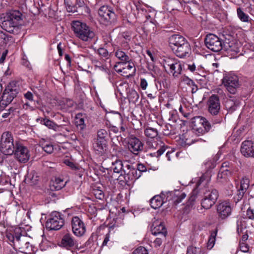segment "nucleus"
Listing matches in <instances>:
<instances>
[{
	"label": "nucleus",
	"instance_id": "f257e3e1",
	"mask_svg": "<svg viewBox=\"0 0 254 254\" xmlns=\"http://www.w3.org/2000/svg\"><path fill=\"white\" fill-rule=\"evenodd\" d=\"M210 180L211 175L207 172L203 174L199 178L196 184V188L192 190L186 203V211H190L194 206L195 201L199 197L198 190L201 189L202 187L205 189L203 191V196L208 199H213L214 201H216L218 197V192L216 189L208 187Z\"/></svg>",
	"mask_w": 254,
	"mask_h": 254
},
{
	"label": "nucleus",
	"instance_id": "f03ea898",
	"mask_svg": "<svg viewBox=\"0 0 254 254\" xmlns=\"http://www.w3.org/2000/svg\"><path fill=\"white\" fill-rule=\"evenodd\" d=\"M22 13L18 10H10L0 14V26L6 32L17 34L20 29L19 21Z\"/></svg>",
	"mask_w": 254,
	"mask_h": 254
},
{
	"label": "nucleus",
	"instance_id": "7ed1b4c3",
	"mask_svg": "<svg viewBox=\"0 0 254 254\" xmlns=\"http://www.w3.org/2000/svg\"><path fill=\"white\" fill-rule=\"evenodd\" d=\"M72 28L75 36L84 42L90 41L95 36L94 31L85 23L74 21Z\"/></svg>",
	"mask_w": 254,
	"mask_h": 254
},
{
	"label": "nucleus",
	"instance_id": "20e7f679",
	"mask_svg": "<svg viewBox=\"0 0 254 254\" xmlns=\"http://www.w3.org/2000/svg\"><path fill=\"white\" fill-rule=\"evenodd\" d=\"M99 21L105 26L114 25L117 22V15L112 8L108 5L102 6L98 10Z\"/></svg>",
	"mask_w": 254,
	"mask_h": 254
},
{
	"label": "nucleus",
	"instance_id": "39448f33",
	"mask_svg": "<svg viewBox=\"0 0 254 254\" xmlns=\"http://www.w3.org/2000/svg\"><path fill=\"white\" fill-rule=\"evenodd\" d=\"M15 147L14 143V139L11 132L5 131L1 136L0 142V151L6 155H10L13 154Z\"/></svg>",
	"mask_w": 254,
	"mask_h": 254
},
{
	"label": "nucleus",
	"instance_id": "423d86ee",
	"mask_svg": "<svg viewBox=\"0 0 254 254\" xmlns=\"http://www.w3.org/2000/svg\"><path fill=\"white\" fill-rule=\"evenodd\" d=\"M165 70L171 74L174 77L179 78L181 74L182 66L181 63L177 59L170 58L164 59L162 62Z\"/></svg>",
	"mask_w": 254,
	"mask_h": 254
},
{
	"label": "nucleus",
	"instance_id": "0eeeda50",
	"mask_svg": "<svg viewBox=\"0 0 254 254\" xmlns=\"http://www.w3.org/2000/svg\"><path fill=\"white\" fill-rule=\"evenodd\" d=\"M191 124L192 129L198 135L208 132L211 127L210 123L205 118L200 116L193 117Z\"/></svg>",
	"mask_w": 254,
	"mask_h": 254
},
{
	"label": "nucleus",
	"instance_id": "6e6552de",
	"mask_svg": "<svg viewBox=\"0 0 254 254\" xmlns=\"http://www.w3.org/2000/svg\"><path fill=\"white\" fill-rule=\"evenodd\" d=\"M64 225V219L59 212H52L50 218L47 220L46 227L50 230H58Z\"/></svg>",
	"mask_w": 254,
	"mask_h": 254
},
{
	"label": "nucleus",
	"instance_id": "1a4fd4ad",
	"mask_svg": "<svg viewBox=\"0 0 254 254\" xmlns=\"http://www.w3.org/2000/svg\"><path fill=\"white\" fill-rule=\"evenodd\" d=\"M28 239L27 237L20 234V236L16 239L14 247L19 249V251L22 253L31 254L34 252L35 248L30 244Z\"/></svg>",
	"mask_w": 254,
	"mask_h": 254
},
{
	"label": "nucleus",
	"instance_id": "9d476101",
	"mask_svg": "<svg viewBox=\"0 0 254 254\" xmlns=\"http://www.w3.org/2000/svg\"><path fill=\"white\" fill-rule=\"evenodd\" d=\"M250 233L245 227L239 229V250L244 253H247L249 251L250 242L252 238H249Z\"/></svg>",
	"mask_w": 254,
	"mask_h": 254
},
{
	"label": "nucleus",
	"instance_id": "9b49d317",
	"mask_svg": "<svg viewBox=\"0 0 254 254\" xmlns=\"http://www.w3.org/2000/svg\"><path fill=\"white\" fill-rule=\"evenodd\" d=\"M228 38L226 40L229 42L227 43L228 47L227 48V53L228 56L230 59H236L238 57V45L237 43V34H234L233 32L228 35Z\"/></svg>",
	"mask_w": 254,
	"mask_h": 254
},
{
	"label": "nucleus",
	"instance_id": "f8f14e48",
	"mask_svg": "<svg viewBox=\"0 0 254 254\" xmlns=\"http://www.w3.org/2000/svg\"><path fill=\"white\" fill-rule=\"evenodd\" d=\"M206 47L212 51L219 52L222 48V43L220 39L213 34H208L205 38Z\"/></svg>",
	"mask_w": 254,
	"mask_h": 254
},
{
	"label": "nucleus",
	"instance_id": "ddd939ff",
	"mask_svg": "<svg viewBox=\"0 0 254 254\" xmlns=\"http://www.w3.org/2000/svg\"><path fill=\"white\" fill-rule=\"evenodd\" d=\"M128 150L135 155H138L143 149V143L136 136L130 135L127 138Z\"/></svg>",
	"mask_w": 254,
	"mask_h": 254
},
{
	"label": "nucleus",
	"instance_id": "4468645a",
	"mask_svg": "<svg viewBox=\"0 0 254 254\" xmlns=\"http://www.w3.org/2000/svg\"><path fill=\"white\" fill-rule=\"evenodd\" d=\"M70 224L72 233L76 236L81 237L85 234L86 232L85 224L79 217H72Z\"/></svg>",
	"mask_w": 254,
	"mask_h": 254
},
{
	"label": "nucleus",
	"instance_id": "2eb2a0df",
	"mask_svg": "<svg viewBox=\"0 0 254 254\" xmlns=\"http://www.w3.org/2000/svg\"><path fill=\"white\" fill-rule=\"evenodd\" d=\"M15 157L21 163L26 162L29 158L30 155L28 149L15 141V147L13 152Z\"/></svg>",
	"mask_w": 254,
	"mask_h": 254
},
{
	"label": "nucleus",
	"instance_id": "dca6fc26",
	"mask_svg": "<svg viewBox=\"0 0 254 254\" xmlns=\"http://www.w3.org/2000/svg\"><path fill=\"white\" fill-rule=\"evenodd\" d=\"M115 56L119 61L114 65V69L117 72H120L121 70L119 69V66L126 64L127 62L130 61L131 58L127 52H125L120 49H118L115 51Z\"/></svg>",
	"mask_w": 254,
	"mask_h": 254
},
{
	"label": "nucleus",
	"instance_id": "f3484780",
	"mask_svg": "<svg viewBox=\"0 0 254 254\" xmlns=\"http://www.w3.org/2000/svg\"><path fill=\"white\" fill-rule=\"evenodd\" d=\"M207 105L210 114L214 116L218 115L220 110L219 97L217 95H211L207 101Z\"/></svg>",
	"mask_w": 254,
	"mask_h": 254
},
{
	"label": "nucleus",
	"instance_id": "a211bd4d",
	"mask_svg": "<svg viewBox=\"0 0 254 254\" xmlns=\"http://www.w3.org/2000/svg\"><path fill=\"white\" fill-rule=\"evenodd\" d=\"M146 144L149 148L158 149L156 152L150 153V155L152 157H159L166 150L167 147L162 142L160 141L158 142L155 140L154 139L151 140H147Z\"/></svg>",
	"mask_w": 254,
	"mask_h": 254
},
{
	"label": "nucleus",
	"instance_id": "6ab92c4d",
	"mask_svg": "<svg viewBox=\"0 0 254 254\" xmlns=\"http://www.w3.org/2000/svg\"><path fill=\"white\" fill-rule=\"evenodd\" d=\"M126 170V174L124 177V180H123L126 184H127L129 181L135 180L139 178L141 174L138 172L136 168L133 167L132 165L127 164V168Z\"/></svg>",
	"mask_w": 254,
	"mask_h": 254
},
{
	"label": "nucleus",
	"instance_id": "aec40b11",
	"mask_svg": "<svg viewBox=\"0 0 254 254\" xmlns=\"http://www.w3.org/2000/svg\"><path fill=\"white\" fill-rule=\"evenodd\" d=\"M241 152L246 157L254 158V142L245 140L242 143Z\"/></svg>",
	"mask_w": 254,
	"mask_h": 254
},
{
	"label": "nucleus",
	"instance_id": "412c9836",
	"mask_svg": "<svg viewBox=\"0 0 254 254\" xmlns=\"http://www.w3.org/2000/svg\"><path fill=\"white\" fill-rule=\"evenodd\" d=\"M92 147L96 154L103 155L106 154L108 150V141L93 139Z\"/></svg>",
	"mask_w": 254,
	"mask_h": 254
},
{
	"label": "nucleus",
	"instance_id": "4be33fe9",
	"mask_svg": "<svg viewBox=\"0 0 254 254\" xmlns=\"http://www.w3.org/2000/svg\"><path fill=\"white\" fill-rule=\"evenodd\" d=\"M188 42L185 37L179 34H173L169 38V44L173 51L175 50V47H180Z\"/></svg>",
	"mask_w": 254,
	"mask_h": 254
},
{
	"label": "nucleus",
	"instance_id": "5701e85b",
	"mask_svg": "<svg viewBox=\"0 0 254 254\" xmlns=\"http://www.w3.org/2000/svg\"><path fill=\"white\" fill-rule=\"evenodd\" d=\"M61 246L67 250H69L74 247L77 248L78 244L71 234L67 233L62 239Z\"/></svg>",
	"mask_w": 254,
	"mask_h": 254
},
{
	"label": "nucleus",
	"instance_id": "b1692460",
	"mask_svg": "<svg viewBox=\"0 0 254 254\" xmlns=\"http://www.w3.org/2000/svg\"><path fill=\"white\" fill-rule=\"evenodd\" d=\"M127 164L128 163H125L120 160H117L112 163L111 169L113 171L114 173L120 174V177H123L124 178L126 169L127 168Z\"/></svg>",
	"mask_w": 254,
	"mask_h": 254
},
{
	"label": "nucleus",
	"instance_id": "393cba45",
	"mask_svg": "<svg viewBox=\"0 0 254 254\" xmlns=\"http://www.w3.org/2000/svg\"><path fill=\"white\" fill-rule=\"evenodd\" d=\"M186 194L184 192L179 190H175L173 191L169 192L167 193L166 200L169 201L172 199L173 202L178 204L182 202V200L186 197Z\"/></svg>",
	"mask_w": 254,
	"mask_h": 254
},
{
	"label": "nucleus",
	"instance_id": "a878e982",
	"mask_svg": "<svg viewBox=\"0 0 254 254\" xmlns=\"http://www.w3.org/2000/svg\"><path fill=\"white\" fill-rule=\"evenodd\" d=\"M18 94L4 90L0 100V108L3 110L15 98Z\"/></svg>",
	"mask_w": 254,
	"mask_h": 254
},
{
	"label": "nucleus",
	"instance_id": "bb28decb",
	"mask_svg": "<svg viewBox=\"0 0 254 254\" xmlns=\"http://www.w3.org/2000/svg\"><path fill=\"white\" fill-rule=\"evenodd\" d=\"M217 211L219 217L223 219L230 215L231 213V208L227 202H223L217 205Z\"/></svg>",
	"mask_w": 254,
	"mask_h": 254
},
{
	"label": "nucleus",
	"instance_id": "cd10ccee",
	"mask_svg": "<svg viewBox=\"0 0 254 254\" xmlns=\"http://www.w3.org/2000/svg\"><path fill=\"white\" fill-rule=\"evenodd\" d=\"M173 53L178 57L182 58L189 56L191 53V48L188 42L180 47H175Z\"/></svg>",
	"mask_w": 254,
	"mask_h": 254
},
{
	"label": "nucleus",
	"instance_id": "c85d7f7f",
	"mask_svg": "<svg viewBox=\"0 0 254 254\" xmlns=\"http://www.w3.org/2000/svg\"><path fill=\"white\" fill-rule=\"evenodd\" d=\"M127 64H128L126 67H123L122 68H119V69L121 70L120 73H123V74L121 73L122 75L128 78L135 74L136 68L131 58L129 62H127Z\"/></svg>",
	"mask_w": 254,
	"mask_h": 254
},
{
	"label": "nucleus",
	"instance_id": "c756f323",
	"mask_svg": "<svg viewBox=\"0 0 254 254\" xmlns=\"http://www.w3.org/2000/svg\"><path fill=\"white\" fill-rule=\"evenodd\" d=\"M228 163L224 162L221 165V167L217 174V180L218 181L223 183L227 180L228 175L230 173L228 169Z\"/></svg>",
	"mask_w": 254,
	"mask_h": 254
},
{
	"label": "nucleus",
	"instance_id": "7c9ffc66",
	"mask_svg": "<svg viewBox=\"0 0 254 254\" xmlns=\"http://www.w3.org/2000/svg\"><path fill=\"white\" fill-rule=\"evenodd\" d=\"M153 228L151 229L152 234L154 235H158L159 236H161L163 239H165L167 230L165 227V226L162 223H160L159 224L154 223L152 225Z\"/></svg>",
	"mask_w": 254,
	"mask_h": 254
},
{
	"label": "nucleus",
	"instance_id": "2f4dec72",
	"mask_svg": "<svg viewBox=\"0 0 254 254\" xmlns=\"http://www.w3.org/2000/svg\"><path fill=\"white\" fill-rule=\"evenodd\" d=\"M222 83L230 93L235 94L237 92L238 80H222Z\"/></svg>",
	"mask_w": 254,
	"mask_h": 254
},
{
	"label": "nucleus",
	"instance_id": "473e14b6",
	"mask_svg": "<svg viewBox=\"0 0 254 254\" xmlns=\"http://www.w3.org/2000/svg\"><path fill=\"white\" fill-rule=\"evenodd\" d=\"M36 121L37 122L40 123V124L45 125L49 129H52L56 131L60 127H62L61 125L58 126L52 121L47 118H38Z\"/></svg>",
	"mask_w": 254,
	"mask_h": 254
},
{
	"label": "nucleus",
	"instance_id": "72a5a7b5",
	"mask_svg": "<svg viewBox=\"0 0 254 254\" xmlns=\"http://www.w3.org/2000/svg\"><path fill=\"white\" fill-rule=\"evenodd\" d=\"M6 91L18 94L20 92V87L17 80H11L6 86Z\"/></svg>",
	"mask_w": 254,
	"mask_h": 254
},
{
	"label": "nucleus",
	"instance_id": "f704fd0d",
	"mask_svg": "<svg viewBox=\"0 0 254 254\" xmlns=\"http://www.w3.org/2000/svg\"><path fill=\"white\" fill-rule=\"evenodd\" d=\"M164 202L162 195H155L150 200L151 207L154 209L160 207Z\"/></svg>",
	"mask_w": 254,
	"mask_h": 254
},
{
	"label": "nucleus",
	"instance_id": "c9c22d12",
	"mask_svg": "<svg viewBox=\"0 0 254 254\" xmlns=\"http://www.w3.org/2000/svg\"><path fill=\"white\" fill-rule=\"evenodd\" d=\"M66 183L63 179L59 178H56L55 181L51 184L50 189L52 190H60L65 186Z\"/></svg>",
	"mask_w": 254,
	"mask_h": 254
},
{
	"label": "nucleus",
	"instance_id": "e433bc0d",
	"mask_svg": "<svg viewBox=\"0 0 254 254\" xmlns=\"http://www.w3.org/2000/svg\"><path fill=\"white\" fill-rule=\"evenodd\" d=\"M217 227H216L214 230H212L210 232V235L207 243V249L211 250L214 247L215 243L216 237L217 236Z\"/></svg>",
	"mask_w": 254,
	"mask_h": 254
},
{
	"label": "nucleus",
	"instance_id": "4c0bfd02",
	"mask_svg": "<svg viewBox=\"0 0 254 254\" xmlns=\"http://www.w3.org/2000/svg\"><path fill=\"white\" fill-rule=\"evenodd\" d=\"M127 98L129 103L135 104L139 99V95L134 90L129 89L127 92Z\"/></svg>",
	"mask_w": 254,
	"mask_h": 254
},
{
	"label": "nucleus",
	"instance_id": "58836bf2",
	"mask_svg": "<svg viewBox=\"0 0 254 254\" xmlns=\"http://www.w3.org/2000/svg\"><path fill=\"white\" fill-rule=\"evenodd\" d=\"M64 3L68 12L74 13L78 11L77 6L75 5L73 0H64Z\"/></svg>",
	"mask_w": 254,
	"mask_h": 254
},
{
	"label": "nucleus",
	"instance_id": "ea45409f",
	"mask_svg": "<svg viewBox=\"0 0 254 254\" xmlns=\"http://www.w3.org/2000/svg\"><path fill=\"white\" fill-rule=\"evenodd\" d=\"M108 131L105 129H100L97 131V136L94 139L108 141Z\"/></svg>",
	"mask_w": 254,
	"mask_h": 254
},
{
	"label": "nucleus",
	"instance_id": "a19ab883",
	"mask_svg": "<svg viewBox=\"0 0 254 254\" xmlns=\"http://www.w3.org/2000/svg\"><path fill=\"white\" fill-rule=\"evenodd\" d=\"M211 199H208L203 196V198L201 200V205L203 208L208 209L211 208L212 205L215 203L214 200Z\"/></svg>",
	"mask_w": 254,
	"mask_h": 254
},
{
	"label": "nucleus",
	"instance_id": "79ce46f5",
	"mask_svg": "<svg viewBox=\"0 0 254 254\" xmlns=\"http://www.w3.org/2000/svg\"><path fill=\"white\" fill-rule=\"evenodd\" d=\"M145 135L151 139H154L158 135V131L156 129L148 127L144 130Z\"/></svg>",
	"mask_w": 254,
	"mask_h": 254
},
{
	"label": "nucleus",
	"instance_id": "37998d69",
	"mask_svg": "<svg viewBox=\"0 0 254 254\" xmlns=\"http://www.w3.org/2000/svg\"><path fill=\"white\" fill-rule=\"evenodd\" d=\"M221 153L218 152L213 158L212 159L208 161L205 163L206 167L209 169L214 168L215 166L216 162L219 159Z\"/></svg>",
	"mask_w": 254,
	"mask_h": 254
},
{
	"label": "nucleus",
	"instance_id": "c03bdc74",
	"mask_svg": "<svg viewBox=\"0 0 254 254\" xmlns=\"http://www.w3.org/2000/svg\"><path fill=\"white\" fill-rule=\"evenodd\" d=\"M116 85L119 91H124L127 90L128 87V83L124 80H117Z\"/></svg>",
	"mask_w": 254,
	"mask_h": 254
},
{
	"label": "nucleus",
	"instance_id": "a18cd8bd",
	"mask_svg": "<svg viewBox=\"0 0 254 254\" xmlns=\"http://www.w3.org/2000/svg\"><path fill=\"white\" fill-rule=\"evenodd\" d=\"M75 124L77 127H80L81 130H82L85 128L86 126L84 123V118L82 117V115L81 114H78L76 115Z\"/></svg>",
	"mask_w": 254,
	"mask_h": 254
},
{
	"label": "nucleus",
	"instance_id": "49530a36",
	"mask_svg": "<svg viewBox=\"0 0 254 254\" xmlns=\"http://www.w3.org/2000/svg\"><path fill=\"white\" fill-rule=\"evenodd\" d=\"M21 107L20 104L19 103H15L10 107L7 110L10 113V115L15 116L19 113V109Z\"/></svg>",
	"mask_w": 254,
	"mask_h": 254
},
{
	"label": "nucleus",
	"instance_id": "de8ad7c7",
	"mask_svg": "<svg viewBox=\"0 0 254 254\" xmlns=\"http://www.w3.org/2000/svg\"><path fill=\"white\" fill-rule=\"evenodd\" d=\"M201 249L192 246H189L187 249V254H203Z\"/></svg>",
	"mask_w": 254,
	"mask_h": 254
},
{
	"label": "nucleus",
	"instance_id": "09e8293b",
	"mask_svg": "<svg viewBox=\"0 0 254 254\" xmlns=\"http://www.w3.org/2000/svg\"><path fill=\"white\" fill-rule=\"evenodd\" d=\"M249 187V180L246 178H243L241 181L240 190L239 189V191L241 190L242 193L243 194L248 189Z\"/></svg>",
	"mask_w": 254,
	"mask_h": 254
},
{
	"label": "nucleus",
	"instance_id": "8fccbe9b",
	"mask_svg": "<svg viewBox=\"0 0 254 254\" xmlns=\"http://www.w3.org/2000/svg\"><path fill=\"white\" fill-rule=\"evenodd\" d=\"M155 85L157 88L159 90L162 89V87L168 88L170 85V80H155Z\"/></svg>",
	"mask_w": 254,
	"mask_h": 254
},
{
	"label": "nucleus",
	"instance_id": "3c124183",
	"mask_svg": "<svg viewBox=\"0 0 254 254\" xmlns=\"http://www.w3.org/2000/svg\"><path fill=\"white\" fill-rule=\"evenodd\" d=\"M187 66V69L193 73L194 74L199 75L201 76H204L203 75H201V74L199 72L200 69L198 67L196 68V66L194 63H190L188 64Z\"/></svg>",
	"mask_w": 254,
	"mask_h": 254
},
{
	"label": "nucleus",
	"instance_id": "603ef678",
	"mask_svg": "<svg viewBox=\"0 0 254 254\" xmlns=\"http://www.w3.org/2000/svg\"><path fill=\"white\" fill-rule=\"evenodd\" d=\"M20 234H12L10 233H8L6 234V236L9 242L12 243L10 244V245H13V246L14 247V244H15L16 239L18 238V237L20 236Z\"/></svg>",
	"mask_w": 254,
	"mask_h": 254
},
{
	"label": "nucleus",
	"instance_id": "864d4df0",
	"mask_svg": "<svg viewBox=\"0 0 254 254\" xmlns=\"http://www.w3.org/2000/svg\"><path fill=\"white\" fill-rule=\"evenodd\" d=\"M98 53L101 57L105 58L106 60H108L109 58L110 54L107 50L104 48H99L98 50Z\"/></svg>",
	"mask_w": 254,
	"mask_h": 254
},
{
	"label": "nucleus",
	"instance_id": "5fc2aeb1",
	"mask_svg": "<svg viewBox=\"0 0 254 254\" xmlns=\"http://www.w3.org/2000/svg\"><path fill=\"white\" fill-rule=\"evenodd\" d=\"M8 41V36L3 31H0V47L6 44Z\"/></svg>",
	"mask_w": 254,
	"mask_h": 254
},
{
	"label": "nucleus",
	"instance_id": "6e6d98bb",
	"mask_svg": "<svg viewBox=\"0 0 254 254\" xmlns=\"http://www.w3.org/2000/svg\"><path fill=\"white\" fill-rule=\"evenodd\" d=\"M186 81H188L187 82V84L190 87V88L191 89L192 93H195L198 89V85L195 83V82L193 81V80H186Z\"/></svg>",
	"mask_w": 254,
	"mask_h": 254
},
{
	"label": "nucleus",
	"instance_id": "4d7b16f0",
	"mask_svg": "<svg viewBox=\"0 0 254 254\" xmlns=\"http://www.w3.org/2000/svg\"><path fill=\"white\" fill-rule=\"evenodd\" d=\"M169 4L172 5V10L178 9L180 6L181 3L179 0H169L168 1Z\"/></svg>",
	"mask_w": 254,
	"mask_h": 254
},
{
	"label": "nucleus",
	"instance_id": "13d9d810",
	"mask_svg": "<svg viewBox=\"0 0 254 254\" xmlns=\"http://www.w3.org/2000/svg\"><path fill=\"white\" fill-rule=\"evenodd\" d=\"M75 92L76 94H79L80 97L81 99L82 98L83 95L81 92V85L79 80H77L76 82H75Z\"/></svg>",
	"mask_w": 254,
	"mask_h": 254
},
{
	"label": "nucleus",
	"instance_id": "bf43d9fd",
	"mask_svg": "<svg viewBox=\"0 0 254 254\" xmlns=\"http://www.w3.org/2000/svg\"><path fill=\"white\" fill-rule=\"evenodd\" d=\"M132 254H148L147 250L143 247H139L136 249Z\"/></svg>",
	"mask_w": 254,
	"mask_h": 254
},
{
	"label": "nucleus",
	"instance_id": "052dcab7",
	"mask_svg": "<svg viewBox=\"0 0 254 254\" xmlns=\"http://www.w3.org/2000/svg\"><path fill=\"white\" fill-rule=\"evenodd\" d=\"M239 19L243 22H248L249 20V16L245 14L239 8Z\"/></svg>",
	"mask_w": 254,
	"mask_h": 254
},
{
	"label": "nucleus",
	"instance_id": "680f3d73",
	"mask_svg": "<svg viewBox=\"0 0 254 254\" xmlns=\"http://www.w3.org/2000/svg\"><path fill=\"white\" fill-rule=\"evenodd\" d=\"M43 149L47 153H51L54 150L53 145L50 143H46L43 146Z\"/></svg>",
	"mask_w": 254,
	"mask_h": 254
},
{
	"label": "nucleus",
	"instance_id": "e2e57ef3",
	"mask_svg": "<svg viewBox=\"0 0 254 254\" xmlns=\"http://www.w3.org/2000/svg\"><path fill=\"white\" fill-rule=\"evenodd\" d=\"M64 164L68 166L70 168H71L73 170H76L78 169V167L71 161L69 160L66 159L64 161Z\"/></svg>",
	"mask_w": 254,
	"mask_h": 254
},
{
	"label": "nucleus",
	"instance_id": "0e129e2a",
	"mask_svg": "<svg viewBox=\"0 0 254 254\" xmlns=\"http://www.w3.org/2000/svg\"><path fill=\"white\" fill-rule=\"evenodd\" d=\"M165 239H163L161 236H159L156 238L153 242L155 247H160L163 241Z\"/></svg>",
	"mask_w": 254,
	"mask_h": 254
},
{
	"label": "nucleus",
	"instance_id": "69168bd1",
	"mask_svg": "<svg viewBox=\"0 0 254 254\" xmlns=\"http://www.w3.org/2000/svg\"><path fill=\"white\" fill-rule=\"evenodd\" d=\"M238 131V130L236 129V128H235L234 132H233V134L232 135V136H231L230 138L229 139V140H231V141H232L233 142L234 144H237L238 142V139H237V134H236V133H237Z\"/></svg>",
	"mask_w": 254,
	"mask_h": 254
},
{
	"label": "nucleus",
	"instance_id": "338daca9",
	"mask_svg": "<svg viewBox=\"0 0 254 254\" xmlns=\"http://www.w3.org/2000/svg\"><path fill=\"white\" fill-rule=\"evenodd\" d=\"M250 203H249V201L248 200H244V201H243V204L242 205V206H241V210L242 211H243V212H245V210H248V208H250Z\"/></svg>",
	"mask_w": 254,
	"mask_h": 254
},
{
	"label": "nucleus",
	"instance_id": "774afa93",
	"mask_svg": "<svg viewBox=\"0 0 254 254\" xmlns=\"http://www.w3.org/2000/svg\"><path fill=\"white\" fill-rule=\"evenodd\" d=\"M246 218H248L250 219H254V210L251 209L250 208L246 210Z\"/></svg>",
	"mask_w": 254,
	"mask_h": 254
}]
</instances>
